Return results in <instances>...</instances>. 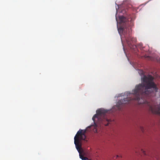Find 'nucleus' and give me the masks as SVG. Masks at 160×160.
Wrapping results in <instances>:
<instances>
[{
    "mask_svg": "<svg viewBox=\"0 0 160 160\" xmlns=\"http://www.w3.org/2000/svg\"><path fill=\"white\" fill-rule=\"evenodd\" d=\"M153 78L151 75L148 76H144L142 78V80L143 82L136 85L135 89L132 91L131 96H133V98H128L123 99L122 101L125 103H129L132 100H139L140 98H142L143 96L147 95L151 92L149 89L153 88L155 92L158 91V88L156 84L153 81Z\"/></svg>",
    "mask_w": 160,
    "mask_h": 160,
    "instance_id": "1",
    "label": "nucleus"
},
{
    "mask_svg": "<svg viewBox=\"0 0 160 160\" xmlns=\"http://www.w3.org/2000/svg\"><path fill=\"white\" fill-rule=\"evenodd\" d=\"M86 132V130L80 129L74 138V142L76 148L79 153L80 158L82 160L88 159L87 158L83 157L82 154V153L83 154L84 152L82 148L81 141L85 140Z\"/></svg>",
    "mask_w": 160,
    "mask_h": 160,
    "instance_id": "2",
    "label": "nucleus"
},
{
    "mask_svg": "<svg viewBox=\"0 0 160 160\" xmlns=\"http://www.w3.org/2000/svg\"><path fill=\"white\" fill-rule=\"evenodd\" d=\"M108 111L103 109L100 108L96 111L97 113L93 116L92 119L96 127L98 124L102 123L105 126H107L110 120L107 118L106 113Z\"/></svg>",
    "mask_w": 160,
    "mask_h": 160,
    "instance_id": "3",
    "label": "nucleus"
},
{
    "mask_svg": "<svg viewBox=\"0 0 160 160\" xmlns=\"http://www.w3.org/2000/svg\"><path fill=\"white\" fill-rule=\"evenodd\" d=\"M119 20V24H120V26L118 28L119 32H124L127 31L129 23V20L123 16H120Z\"/></svg>",
    "mask_w": 160,
    "mask_h": 160,
    "instance_id": "4",
    "label": "nucleus"
},
{
    "mask_svg": "<svg viewBox=\"0 0 160 160\" xmlns=\"http://www.w3.org/2000/svg\"><path fill=\"white\" fill-rule=\"evenodd\" d=\"M126 42L128 45L130 47V45H132V43L136 42V39L129 36L128 37L126 38Z\"/></svg>",
    "mask_w": 160,
    "mask_h": 160,
    "instance_id": "5",
    "label": "nucleus"
},
{
    "mask_svg": "<svg viewBox=\"0 0 160 160\" xmlns=\"http://www.w3.org/2000/svg\"><path fill=\"white\" fill-rule=\"evenodd\" d=\"M150 110L153 113H157L158 112L160 111V107H158L157 109L154 110V108H152V107H150Z\"/></svg>",
    "mask_w": 160,
    "mask_h": 160,
    "instance_id": "6",
    "label": "nucleus"
},
{
    "mask_svg": "<svg viewBox=\"0 0 160 160\" xmlns=\"http://www.w3.org/2000/svg\"><path fill=\"white\" fill-rule=\"evenodd\" d=\"M141 153H142L144 155H146V153L145 151L142 149L141 150Z\"/></svg>",
    "mask_w": 160,
    "mask_h": 160,
    "instance_id": "7",
    "label": "nucleus"
},
{
    "mask_svg": "<svg viewBox=\"0 0 160 160\" xmlns=\"http://www.w3.org/2000/svg\"><path fill=\"white\" fill-rule=\"evenodd\" d=\"M149 57V59H150L151 60H154V59L153 58H152V57Z\"/></svg>",
    "mask_w": 160,
    "mask_h": 160,
    "instance_id": "8",
    "label": "nucleus"
},
{
    "mask_svg": "<svg viewBox=\"0 0 160 160\" xmlns=\"http://www.w3.org/2000/svg\"><path fill=\"white\" fill-rule=\"evenodd\" d=\"M141 129L142 131V132H143V129H143V128H141Z\"/></svg>",
    "mask_w": 160,
    "mask_h": 160,
    "instance_id": "9",
    "label": "nucleus"
}]
</instances>
